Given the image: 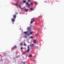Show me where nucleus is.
<instances>
[{"label":"nucleus","mask_w":64,"mask_h":64,"mask_svg":"<svg viewBox=\"0 0 64 64\" xmlns=\"http://www.w3.org/2000/svg\"><path fill=\"white\" fill-rule=\"evenodd\" d=\"M24 10L26 12H28V9H26V8H25V7L24 8Z\"/></svg>","instance_id":"423d86ee"},{"label":"nucleus","mask_w":64,"mask_h":64,"mask_svg":"<svg viewBox=\"0 0 64 64\" xmlns=\"http://www.w3.org/2000/svg\"><path fill=\"white\" fill-rule=\"evenodd\" d=\"M19 8H20V9H21V10H22V11H23V10H24V9H25V7H24L23 8H22L20 6H19Z\"/></svg>","instance_id":"f03ea898"},{"label":"nucleus","mask_w":64,"mask_h":64,"mask_svg":"<svg viewBox=\"0 0 64 64\" xmlns=\"http://www.w3.org/2000/svg\"><path fill=\"white\" fill-rule=\"evenodd\" d=\"M12 23L13 24H14V22H15V19H14V18H12Z\"/></svg>","instance_id":"6e6552de"},{"label":"nucleus","mask_w":64,"mask_h":64,"mask_svg":"<svg viewBox=\"0 0 64 64\" xmlns=\"http://www.w3.org/2000/svg\"><path fill=\"white\" fill-rule=\"evenodd\" d=\"M26 5H28V8H29V7H30L29 6L30 5V4H28V2H27L26 3Z\"/></svg>","instance_id":"9d476101"},{"label":"nucleus","mask_w":64,"mask_h":64,"mask_svg":"<svg viewBox=\"0 0 64 64\" xmlns=\"http://www.w3.org/2000/svg\"><path fill=\"white\" fill-rule=\"evenodd\" d=\"M29 46H28V50L27 51H26V52H27V53H28V52H29V51H30V48H29Z\"/></svg>","instance_id":"7ed1b4c3"},{"label":"nucleus","mask_w":64,"mask_h":64,"mask_svg":"<svg viewBox=\"0 0 64 64\" xmlns=\"http://www.w3.org/2000/svg\"><path fill=\"white\" fill-rule=\"evenodd\" d=\"M16 16L15 15L14 16V19H16Z\"/></svg>","instance_id":"ddd939ff"},{"label":"nucleus","mask_w":64,"mask_h":64,"mask_svg":"<svg viewBox=\"0 0 64 64\" xmlns=\"http://www.w3.org/2000/svg\"><path fill=\"white\" fill-rule=\"evenodd\" d=\"M35 3L36 4H37V2H36Z\"/></svg>","instance_id":"c85d7f7f"},{"label":"nucleus","mask_w":64,"mask_h":64,"mask_svg":"<svg viewBox=\"0 0 64 64\" xmlns=\"http://www.w3.org/2000/svg\"><path fill=\"white\" fill-rule=\"evenodd\" d=\"M26 3V1L25 0H24V1L22 3H21V4H22Z\"/></svg>","instance_id":"9b49d317"},{"label":"nucleus","mask_w":64,"mask_h":64,"mask_svg":"<svg viewBox=\"0 0 64 64\" xmlns=\"http://www.w3.org/2000/svg\"><path fill=\"white\" fill-rule=\"evenodd\" d=\"M20 1V0H18V1Z\"/></svg>","instance_id":"2f4dec72"},{"label":"nucleus","mask_w":64,"mask_h":64,"mask_svg":"<svg viewBox=\"0 0 64 64\" xmlns=\"http://www.w3.org/2000/svg\"><path fill=\"white\" fill-rule=\"evenodd\" d=\"M31 27H32V26H31Z\"/></svg>","instance_id":"473e14b6"},{"label":"nucleus","mask_w":64,"mask_h":64,"mask_svg":"<svg viewBox=\"0 0 64 64\" xmlns=\"http://www.w3.org/2000/svg\"><path fill=\"white\" fill-rule=\"evenodd\" d=\"M34 44H36V43H37V40H34Z\"/></svg>","instance_id":"39448f33"},{"label":"nucleus","mask_w":64,"mask_h":64,"mask_svg":"<svg viewBox=\"0 0 64 64\" xmlns=\"http://www.w3.org/2000/svg\"><path fill=\"white\" fill-rule=\"evenodd\" d=\"M24 46H26V44H24Z\"/></svg>","instance_id":"f3484780"},{"label":"nucleus","mask_w":64,"mask_h":64,"mask_svg":"<svg viewBox=\"0 0 64 64\" xmlns=\"http://www.w3.org/2000/svg\"><path fill=\"white\" fill-rule=\"evenodd\" d=\"M29 33V30H28V31L26 32H24V34H25V35H26V34H27V33Z\"/></svg>","instance_id":"1a4fd4ad"},{"label":"nucleus","mask_w":64,"mask_h":64,"mask_svg":"<svg viewBox=\"0 0 64 64\" xmlns=\"http://www.w3.org/2000/svg\"><path fill=\"white\" fill-rule=\"evenodd\" d=\"M31 27H28L27 28V30H28L29 32L28 33H29L30 34H28V35H30H30H32L33 34V32H30V31H31Z\"/></svg>","instance_id":"f257e3e1"},{"label":"nucleus","mask_w":64,"mask_h":64,"mask_svg":"<svg viewBox=\"0 0 64 64\" xmlns=\"http://www.w3.org/2000/svg\"><path fill=\"white\" fill-rule=\"evenodd\" d=\"M20 30H21V28H20Z\"/></svg>","instance_id":"72a5a7b5"},{"label":"nucleus","mask_w":64,"mask_h":64,"mask_svg":"<svg viewBox=\"0 0 64 64\" xmlns=\"http://www.w3.org/2000/svg\"><path fill=\"white\" fill-rule=\"evenodd\" d=\"M31 11H33V10H34V9H33V8H32L31 9Z\"/></svg>","instance_id":"dca6fc26"},{"label":"nucleus","mask_w":64,"mask_h":64,"mask_svg":"<svg viewBox=\"0 0 64 64\" xmlns=\"http://www.w3.org/2000/svg\"><path fill=\"white\" fill-rule=\"evenodd\" d=\"M21 50H22V49H23V48H21Z\"/></svg>","instance_id":"4be33fe9"},{"label":"nucleus","mask_w":64,"mask_h":64,"mask_svg":"<svg viewBox=\"0 0 64 64\" xmlns=\"http://www.w3.org/2000/svg\"><path fill=\"white\" fill-rule=\"evenodd\" d=\"M14 48L15 49H16V48H17V46H14Z\"/></svg>","instance_id":"2eb2a0df"},{"label":"nucleus","mask_w":64,"mask_h":64,"mask_svg":"<svg viewBox=\"0 0 64 64\" xmlns=\"http://www.w3.org/2000/svg\"><path fill=\"white\" fill-rule=\"evenodd\" d=\"M20 45H21V46H22V43H21Z\"/></svg>","instance_id":"aec40b11"},{"label":"nucleus","mask_w":64,"mask_h":64,"mask_svg":"<svg viewBox=\"0 0 64 64\" xmlns=\"http://www.w3.org/2000/svg\"><path fill=\"white\" fill-rule=\"evenodd\" d=\"M24 38H27V36H24Z\"/></svg>","instance_id":"6ab92c4d"},{"label":"nucleus","mask_w":64,"mask_h":64,"mask_svg":"<svg viewBox=\"0 0 64 64\" xmlns=\"http://www.w3.org/2000/svg\"><path fill=\"white\" fill-rule=\"evenodd\" d=\"M35 36H36V37H37V36H38V34H35Z\"/></svg>","instance_id":"4468645a"},{"label":"nucleus","mask_w":64,"mask_h":64,"mask_svg":"<svg viewBox=\"0 0 64 64\" xmlns=\"http://www.w3.org/2000/svg\"><path fill=\"white\" fill-rule=\"evenodd\" d=\"M32 54H30L29 56V57H30V58H31L32 57Z\"/></svg>","instance_id":"f8f14e48"},{"label":"nucleus","mask_w":64,"mask_h":64,"mask_svg":"<svg viewBox=\"0 0 64 64\" xmlns=\"http://www.w3.org/2000/svg\"><path fill=\"white\" fill-rule=\"evenodd\" d=\"M30 46L32 48H33L34 47V44H32L30 45Z\"/></svg>","instance_id":"0eeeda50"},{"label":"nucleus","mask_w":64,"mask_h":64,"mask_svg":"<svg viewBox=\"0 0 64 64\" xmlns=\"http://www.w3.org/2000/svg\"><path fill=\"white\" fill-rule=\"evenodd\" d=\"M23 63L24 64H25V62H23Z\"/></svg>","instance_id":"cd10ccee"},{"label":"nucleus","mask_w":64,"mask_h":64,"mask_svg":"<svg viewBox=\"0 0 64 64\" xmlns=\"http://www.w3.org/2000/svg\"><path fill=\"white\" fill-rule=\"evenodd\" d=\"M33 37L32 36H31L30 37V38L31 39H33Z\"/></svg>","instance_id":"a211bd4d"},{"label":"nucleus","mask_w":64,"mask_h":64,"mask_svg":"<svg viewBox=\"0 0 64 64\" xmlns=\"http://www.w3.org/2000/svg\"><path fill=\"white\" fill-rule=\"evenodd\" d=\"M26 54V53L25 52H24V54Z\"/></svg>","instance_id":"c756f323"},{"label":"nucleus","mask_w":64,"mask_h":64,"mask_svg":"<svg viewBox=\"0 0 64 64\" xmlns=\"http://www.w3.org/2000/svg\"><path fill=\"white\" fill-rule=\"evenodd\" d=\"M18 5V4H16V6H17V5Z\"/></svg>","instance_id":"b1692460"},{"label":"nucleus","mask_w":64,"mask_h":64,"mask_svg":"<svg viewBox=\"0 0 64 64\" xmlns=\"http://www.w3.org/2000/svg\"><path fill=\"white\" fill-rule=\"evenodd\" d=\"M27 41L28 42V43H29V42H28V40H27Z\"/></svg>","instance_id":"a878e982"},{"label":"nucleus","mask_w":64,"mask_h":64,"mask_svg":"<svg viewBox=\"0 0 64 64\" xmlns=\"http://www.w3.org/2000/svg\"><path fill=\"white\" fill-rule=\"evenodd\" d=\"M28 2H30V0H28Z\"/></svg>","instance_id":"5701e85b"},{"label":"nucleus","mask_w":64,"mask_h":64,"mask_svg":"<svg viewBox=\"0 0 64 64\" xmlns=\"http://www.w3.org/2000/svg\"><path fill=\"white\" fill-rule=\"evenodd\" d=\"M36 49H38V47L37 46L36 47Z\"/></svg>","instance_id":"412c9836"},{"label":"nucleus","mask_w":64,"mask_h":64,"mask_svg":"<svg viewBox=\"0 0 64 64\" xmlns=\"http://www.w3.org/2000/svg\"><path fill=\"white\" fill-rule=\"evenodd\" d=\"M34 21L35 20H34V19H32V21L30 22L31 24H33V23Z\"/></svg>","instance_id":"20e7f679"},{"label":"nucleus","mask_w":64,"mask_h":64,"mask_svg":"<svg viewBox=\"0 0 64 64\" xmlns=\"http://www.w3.org/2000/svg\"><path fill=\"white\" fill-rule=\"evenodd\" d=\"M36 57V56H34V58H35Z\"/></svg>","instance_id":"bb28decb"},{"label":"nucleus","mask_w":64,"mask_h":64,"mask_svg":"<svg viewBox=\"0 0 64 64\" xmlns=\"http://www.w3.org/2000/svg\"><path fill=\"white\" fill-rule=\"evenodd\" d=\"M31 4L32 5H33V3H31Z\"/></svg>","instance_id":"393cba45"},{"label":"nucleus","mask_w":64,"mask_h":64,"mask_svg":"<svg viewBox=\"0 0 64 64\" xmlns=\"http://www.w3.org/2000/svg\"><path fill=\"white\" fill-rule=\"evenodd\" d=\"M16 14H18V13H16Z\"/></svg>","instance_id":"7c9ffc66"}]
</instances>
